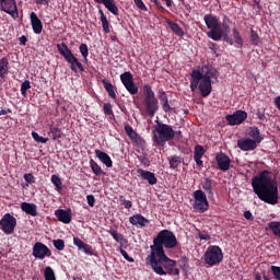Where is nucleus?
Here are the masks:
<instances>
[{"instance_id":"1","label":"nucleus","mask_w":280,"mask_h":280,"mask_svg":"<svg viewBox=\"0 0 280 280\" xmlns=\"http://www.w3.org/2000/svg\"><path fill=\"white\" fill-rule=\"evenodd\" d=\"M252 187L257 198L266 205H279V184L277 176L270 171L258 172L252 178Z\"/></svg>"},{"instance_id":"2","label":"nucleus","mask_w":280,"mask_h":280,"mask_svg":"<svg viewBox=\"0 0 280 280\" xmlns=\"http://www.w3.org/2000/svg\"><path fill=\"white\" fill-rule=\"evenodd\" d=\"M218 79V70L211 66H203L200 70H192L190 73V91L192 93L199 89L201 97H209L213 88L211 80Z\"/></svg>"},{"instance_id":"3","label":"nucleus","mask_w":280,"mask_h":280,"mask_svg":"<svg viewBox=\"0 0 280 280\" xmlns=\"http://www.w3.org/2000/svg\"><path fill=\"white\" fill-rule=\"evenodd\" d=\"M147 265L151 266L153 272L160 277H165V275L178 277L180 275V270L176 268V260H172L165 254L150 253L147 257Z\"/></svg>"},{"instance_id":"4","label":"nucleus","mask_w":280,"mask_h":280,"mask_svg":"<svg viewBox=\"0 0 280 280\" xmlns=\"http://www.w3.org/2000/svg\"><path fill=\"white\" fill-rule=\"evenodd\" d=\"M163 246L164 248H176V246H178V240H176L174 232L170 230H162L153 240V245L150 246L151 253L154 255L165 254Z\"/></svg>"},{"instance_id":"5","label":"nucleus","mask_w":280,"mask_h":280,"mask_svg":"<svg viewBox=\"0 0 280 280\" xmlns=\"http://www.w3.org/2000/svg\"><path fill=\"white\" fill-rule=\"evenodd\" d=\"M176 137V132L171 125L158 122L153 130V140L158 145H165L167 141H172Z\"/></svg>"},{"instance_id":"6","label":"nucleus","mask_w":280,"mask_h":280,"mask_svg":"<svg viewBox=\"0 0 280 280\" xmlns=\"http://www.w3.org/2000/svg\"><path fill=\"white\" fill-rule=\"evenodd\" d=\"M143 96L144 110L147 115H149V117H154L159 112V100L156 98L154 91H152V86L149 84L143 86Z\"/></svg>"},{"instance_id":"7","label":"nucleus","mask_w":280,"mask_h":280,"mask_svg":"<svg viewBox=\"0 0 280 280\" xmlns=\"http://www.w3.org/2000/svg\"><path fill=\"white\" fill-rule=\"evenodd\" d=\"M57 49H58L60 56H62V58H65L66 62H68V65H70L71 71L77 72L78 69H79V71H84V66H82V62H80V60L77 59L75 55H73V52L71 51L69 46H67V44H65V43L58 44Z\"/></svg>"},{"instance_id":"8","label":"nucleus","mask_w":280,"mask_h":280,"mask_svg":"<svg viewBox=\"0 0 280 280\" xmlns=\"http://www.w3.org/2000/svg\"><path fill=\"white\" fill-rule=\"evenodd\" d=\"M229 23H231V20L225 16L223 19L222 25L220 24V28L217 31H209L207 33L208 38H211L212 40H225V43H229L230 45H233V38L229 36L231 34V27L229 26Z\"/></svg>"},{"instance_id":"9","label":"nucleus","mask_w":280,"mask_h":280,"mask_svg":"<svg viewBox=\"0 0 280 280\" xmlns=\"http://www.w3.org/2000/svg\"><path fill=\"white\" fill-rule=\"evenodd\" d=\"M224 254H222V248L218 245H210L203 254V261L208 268L222 264Z\"/></svg>"},{"instance_id":"10","label":"nucleus","mask_w":280,"mask_h":280,"mask_svg":"<svg viewBox=\"0 0 280 280\" xmlns=\"http://www.w3.org/2000/svg\"><path fill=\"white\" fill-rule=\"evenodd\" d=\"M192 198V209L197 213H206V211H209V200L207 199V194H205L202 189L195 190Z\"/></svg>"},{"instance_id":"11","label":"nucleus","mask_w":280,"mask_h":280,"mask_svg":"<svg viewBox=\"0 0 280 280\" xmlns=\"http://www.w3.org/2000/svg\"><path fill=\"white\" fill-rule=\"evenodd\" d=\"M125 132L129 137L135 148H139V150H145V145H147L145 139H143V137L137 133V131H135L132 126L126 125Z\"/></svg>"},{"instance_id":"12","label":"nucleus","mask_w":280,"mask_h":280,"mask_svg":"<svg viewBox=\"0 0 280 280\" xmlns=\"http://www.w3.org/2000/svg\"><path fill=\"white\" fill-rule=\"evenodd\" d=\"M0 226L5 235H12L16 229V218L11 213H5L0 220Z\"/></svg>"},{"instance_id":"13","label":"nucleus","mask_w":280,"mask_h":280,"mask_svg":"<svg viewBox=\"0 0 280 280\" xmlns=\"http://www.w3.org/2000/svg\"><path fill=\"white\" fill-rule=\"evenodd\" d=\"M120 82H122L125 89L130 93V95H137L139 93V88L137 86V83H135V77H132V73H121Z\"/></svg>"},{"instance_id":"14","label":"nucleus","mask_w":280,"mask_h":280,"mask_svg":"<svg viewBox=\"0 0 280 280\" xmlns=\"http://www.w3.org/2000/svg\"><path fill=\"white\" fill-rule=\"evenodd\" d=\"M0 10L12 16L14 21L19 19V8L16 7V0H0Z\"/></svg>"},{"instance_id":"15","label":"nucleus","mask_w":280,"mask_h":280,"mask_svg":"<svg viewBox=\"0 0 280 280\" xmlns=\"http://www.w3.org/2000/svg\"><path fill=\"white\" fill-rule=\"evenodd\" d=\"M248 117V113L238 109L233 114L226 115L225 120L228 121L229 126H240L246 121Z\"/></svg>"},{"instance_id":"16","label":"nucleus","mask_w":280,"mask_h":280,"mask_svg":"<svg viewBox=\"0 0 280 280\" xmlns=\"http://www.w3.org/2000/svg\"><path fill=\"white\" fill-rule=\"evenodd\" d=\"M32 255L35 259H45V257H51V249L43 242H36L33 245Z\"/></svg>"},{"instance_id":"17","label":"nucleus","mask_w":280,"mask_h":280,"mask_svg":"<svg viewBox=\"0 0 280 280\" xmlns=\"http://www.w3.org/2000/svg\"><path fill=\"white\" fill-rule=\"evenodd\" d=\"M215 161L221 172H229V170H231V158H229L226 153L224 152L217 153Z\"/></svg>"},{"instance_id":"18","label":"nucleus","mask_w":280,"mask_h":280,"mask_svg":"<svg viewBox=\"0 0 280 280\" xmlns=\"http://www.w3.org/2000/svg\"><path fill=\"white\" fill-rule=\"evenodd\" d=\"M237 148L243 152H253V150H257V141L250 138H241L237 140Z\"/></svg>"},{"instance_id":"19","label":"nucleus","mask_w":280,"mask_h":280,"mask_svg":"<svg viewBox=\"0 0 280 280\" xmlns=\"http://www.w3.org/2000/svg\"><path fill=\"white\" fill-rule=\"evenodd\" d=\"M137 174L141 180H147L149 185H156L158 183L156 175L150 171L138 168Z\"/></svg>"},{"instance_id":"20","label":"nucleus","mask_w":280,"mask_h":280,"mask_svg":"<svg viewBox=\"0 0 280 280\" xmlns=\"http://www.w3.org/2000/svg\"><path fill=\"white\" fill-rule=\"evenodd\" d=\"M73 244L74 246H77V248L82 250V253H84L85 255H90V256L96 255L95 250H93V247L84 243L80 237H73Z\"/></svg>"},{"instance_id":"21","label":"nucleus","mask_w":280,"mask_h":280,"mask_svg":"<svg viewBox=\"0 0 280 280\" xmlns=\"http://www.w3.org/2000/svg\"><path fill=\"white\" fill-rule=\"evenodd\" d=\"M203 21L210 32H218L220 30V22L215 15L206 14Z\"/></svg>"},{"instance_id":"22","label":"nucleus","mask_w":280,"mask_h":280,"mask_svg":"<svg viewBox=\"0 0 280 280\" xmlns=\"http://www.w3.org/2000/svg\"><path fill=\"white\" fill-rule=\"evenodd\" d=\"M129 222L132 226H138L139 229H143V226H148V224H150V220L139 213L130 217Z\"/></svg>"},{"instance_id":"23","label":"nucleus","mask_w":280,"mask_h":280,"mask_svg":"<svg viewBox=\"0 0 280 280\" xmlns=\"http://www.w3.org/2000/svg\"><path fill=\"white\" fill-rule=\"evenodd\" d=\"M30 19H31V25H32L34 34H42V32H43V22L40 21L38 15H36L34 12H32L30 14Z\"/></svg>"},{"instance_id":"24","label":"nucleus","mask_w":280,"mask_h":280,"mask_svg":"<svg viewBox=\"0 0 280 280\" xmlns=\"http://www.w3.org/2000/svg\"><path fill=\"white\" fill-rule=\"evenodd\" d=\"M96 159H98L101 161V163H103V165L107 166V167H113V160L110 159V155H108L106 152L96 149L94 151Z\"/></svg>"},{"instance_id":"25","label":"nucleus","mask_w":280,"mask_h":280,"mask_svg":"<svg viewBox=\"0 0 280 280\" xmlns=\"http://www.w3.org/2000/svg\"><path fill=\"white\" fill-rule=\"evenodd\" d=\"M95 3H102L108 12L117 16L119 14V8L115 4V0H94Z\"/></svg>"},{"instance_id":"26","label":"nucleus","mask_w":280,"mask_h":280,"mask_svg":"<svg viewBox=\"0 0 280 280\" xmlns=\"http://www.w3.org/2000/svg\"><path fill=\"white\" fill-rule=\"evenodd\" d=\"M21 209L24 213H27V215H32L33 218L38 215V207L35 203L22 202Z\"/></svg>"},{"instance_id":"27","label":"nucleus","mask_w":280,"mask_h":280,"mask_svg":"<svg viewBox=\"0 0 280 280\" xmlns=\"http://www.w3.org/2000/svg\"><path fill=\"white\" fill-rule=\"evenodd\" d=\"M55 215L59 222H62L63 224H69L71 222V212L63 209H58L55 211Z\"/></svg>"},{"instance_id":"28","label":"nucleus","mask_w":280,"mask_h":280,"mask_svg":"<svg viewBox=\"0 0 280 280\" xmlns=\"http://www.w3.org/2000/svg\"><path fill=\"white\" fill-rule=\"evenodd\" d=\"M202 156H205V147L197 144L194 151V161L199 167H202L203 164Z\"/></svg>"},{"instance_id":"29","label":"nucleus","mask_w":280,"mask_h":280,"mask_svg":"<svg viewBox=\"0 0 280 280\" xmlns=\"http://www.w3.org/2000/svg\"><path fill=\"white\" fill-rule=\"evenodd\" d=\"M166 25H168L170 30H172V32H174V34L176 36H185V31H183V27H180V25H178V23L176 22H172L170 20L165 21Z\"/></svg>"},{"instance_id":"30","label":"nucleus","mask_w":280,"mask_h":280,"mask_svg":"<svg viewBox=\"0 0 280 280\" xmlns=\"http://www.w3.org/2000/svg\"><path fill=\"white\" fill-rule=\"evenodd\" d=\"M102 83L104 84V89H105V91H107L108 96L112 100H117V93L115 92V85H113V83L108 82L106 79H104L102 81Z\"/></svg>"},{"instance_id":"31","label":"nucleus","mask_w":280,"mask_h":280,"mask_svg":"<svg viewBox=\"0 0 280 280\" xmlns=\"http://www.w3.org/2000/svg\"><path fill=\"white\" fill-rule=\"evenodd\" d=\"M160 102H161L164 113H172V110H174V108H172L170 106V102L167 100V94H165V92H162L160 94Z\"/></svg>"},{"instance_id":"32","label":"nucleus","mask_w":280,"mask_h":280,"mask_svg":"<svg viewBox=\"0 0 280 280\" xmlns=\"http://www.w3.org/2000/svg\"><path fill=\"white\" fill-rule=\"evenodd\" d=\"M232 36H233V45H236L238 48H242L244 46V39L242 38V35L240 34V31L237 28L232 30Z\"/></svg>"},{"instance_id":"33","label":"nucleus","mask_w":280,"mask_h":280,"mask_svg":"<svg viewBox=\"0 0 280 280\" xmlns=\"http://www.w3.org/2000/svg\"><path fill=\"white\" fill-rule=\"evenodd\" d=\"M10 69V61H8V58L0 59V78L3 79L5 75H8V71Z\"/></svg>"},{"instance_id":"34","label":"nucleus","mask_w":280,"mask_h":280,"mask_svg":"<svg viewBox=\"0 0 280 280\" xmlns=\"http://www.w3.org/2000/svg\"><path fill=\"white\" fill-rule=\"evenodd\" d=\"M268 229L276 235V237H279L280 240V222L279 221H271L268 223Z\"/></svg>"},{"instance_id":"35","label":"nucleus","mask_w":280,"mask_h":280,"mask_svg":"<svg viewBox=\"0 0 280 280\" xmlns=\"http://www.w3.org/2000/svg\"><path fill=\"white\" fill-rule=\"evenodd\" d=\"M90 167L95 176H102V174H104L102 166L97 164V162H95L93 159L90 160Z\"/></svg>"},{"instance_id":"36","label":"nucleus","mask_w":280,"mask_h":280,"mask_svg":"<svg viewBox=\"0 0 280 280\" xmlns=\"http://www.w3.org/2000/svg\"><path fill=\"white\" fill-rule=\"evenodd\" d=\"M201 187H202L203 191H206L207 194H210V195L213 194V184L209 177H206L201 182Z\"/></svg>"},{"instance_id":"37","label":"nucleus","mask_w":280,"mask_h":280,"mask_svg":"<svg viewBox=\"0 0 280 280\" xmlns=\"http://www.w3.org/2000/svg\"><path fill=\"white\" fill-rule=\"evenodd\" d=\"M182 162H183V159L178 155H173L168 158L171 170H177V167L180 165Z\"/></svg>"},{"instance_id":"38","label":"nucleus","mask_w":280,"mask_h":280,"mask_svg":"<svg viewBox=\"0 0 280 280\" xmlns=\"http://www.w3.org/2000/svg\"><path fill=\"white\" fill-rule=\"evenodd\" d=\"M249 137H252V141H256V143H261L264 138L259 137V128L253 127L249 131Z\"/></svg>"},{"instance_id":"39","label":"nucleus","mask_w":280,"mask_h":280,"mask_svg":"<svg viewBox=\"0 0 280 280\" xmlns=\"http://www.w3.org/2000/svg\"><path fill=\"white\" fill-rule=\"evenodd\" d=\"M44 278L45 280H56V272L49 266L45 267L44 269Z\"/></svg>"},{"instance_id":"40","label":"nucleus","mask_w":280,"mask_h":280,"mask_svg":"<svg viewBox=\"0 0 280 280\" xmlns=\"http://www.w3.org/2000/svg\"><path fill=\"white\" fill-rule=\"evenodd\" d=\"M51 183L55 185L57 191L62 190V180H60V177L58 175H51Z\"/></svg>"},{"instance_id":"41","label":"nucleus","mask_w":280,"mask_h":280,"mask_svg":"<svg viewBox=\"0 0 280 280\" xmlns=\"http://www.w3.org/2000/svg\"><path fill=\"white\" fill-rule=\"evenodd\" d=\"M109 235H112V237L115 240V242H124V235L119 234V232H117V230L115 229H110L108 231Z\"/></svg>"},{"instance_id":"42","label":"nucleus","mask_w":280,"mask_h":280,"mask_svg":"<svg viewBox=\"0 0 280 280\" xmlns=\"http://www.w3.org/2000/svg\"><path fill=\"white\" fill-rule=\"evenodd\" d=\"M79 51L84 60L89 58V46L86 44H81L79 46Z\"/></svg>"},{"instance_id":"43","label":"nucleus","mask_w":280,"mask_h":280,"mask_svg":"<svg viewBox=\"0 0 280 280\" xmlns=\"http://www.w3.org/2000/svg\"><path fill=\"white\" fill-rule=\"evenodd\" d=\"M32 137L36 143H47L49 141V138H44L43 136H39L38 132L33 131Z\"/></svg>"},{"instance_id":"44","label":"nucleus","mask_w":280,"mask_h":280,"mask_svg":"<svg viewBox=\"0 0 280 280\" xmlns=\"http://www.w3.org/2000/svg\"><path fill=\"white\" fill-rule=\"evenodd\" d=\"M28 89H32V85L30 83V80H25L21 85V93L24 97L27 96Z\"/></svg>"},{"instance_id":"45","label":"nucleus","mask_w":280,"mask_h":280,"mask_svg":"<svg viewBox=\"0 0 280 280\" xmlns=\"http://www.w3.org/2000/svg\"><path fill=\"white\" fill-rule=\"evenodd\" d=\"M24 180L26 183V186L34 185V183H36V178L32 173L24 174Z\"/></svg>"},{"instance_id":"46","label":"nucleus","mask_w":280,"mask_h":280,"mask_svg":"<svg viewBox=\"0 0 280 280\" xmlns=\"http://www.w3.org/2000/svg\"><path fill=\"white\" fill-rule=\"evenodd\" d=\"M52 244L57 250H65V241L63 240H54Z\"/></svg>"},{"instance_id":"47","label":"nucleus","mask_w":280,"mask_h":280,"mask_svg":"<svg viewBox=\"0 0 280 280\" xmlns=\"http://www.w3.org/2000/svg\"><path fill=\"white\" fill-rule=\"evenodd\" d=\"M101 23H102L103 32H105V34H110V26L108 25V19L103 18V20H101Z\"/></svg>"},{"instance_id":"48","label":"nucleus","mask_w":280,"mask_h":280,"mask_svg":"<svg viewBox=\"0 0 280 280\" xmlns=\"http://www.w3.org/2000/svg\"><path fill=\"white\" fill-rule=\"evenodd\" d=\"M271 272L273 275L275 280H280V267L279 266H271Z\"/></svg>"},{"instance_id":"49","label":"nucleus","mask_w":280,"mask_h":280,"mask_svg":"<svg viewBox=\"0 0 280 280\" xmlns=\"http://www.w3.org/2000/svg\"><path fill=\"white\" fill-rule=\"evenodd\" d=\"M250 43L254 45H259V35L255 31H250Z\"/></svg>"},{"instance_id":"50","label":"nucleus","mask_w":280,"mask_h":280,"mask_svg":"<svg viewBox=\"0 0 280 280\" xmlns=\"http://www.w3.org/2000/svg\"><path fill=\"white\" fill-rule=\"evenodd\" d=\"M133 3L137 5L139 10H142L143 12H148V7H145V3H143V0H133Z\"/></svg>"},{"instance_id":"51","label":"nucleus","mask_w":280,"mask_h":280,"mask_svg":"<svg viewBox=\"0 0 280 280\" xmlns=\"http://www.w3.org/2000/svg\"><path fill=\"white\" fill-rule=\"evenodd\" d=\"M103 110L105 115H113V104L110 103H105L103 105Z\"/></svg>"},{"instance_id":"52","label":"nucleus","mask_w":280,"mask_h":280,"mask_svg":"<svg viewBox=\"0 0 280 280\" xmlns=\"http://www.w3.org/2000/svg\"><path fill=\"white\" fill-rule=\"evenodd\" d=\"M119 200H120L121 205L125 207V209H132V201L126 200V198H124V196H120Z\"/></svg>"},{"instance_id":"53","label":"nucleus","mask_w":280,"mask_h":280,"mask_svg":"<svg viewBox=\"0 0 280 280\" xmlns=\"http://www.w3.org/2000/svg\"><path fill=\"white\" fill-rule=\"evenodd\" d=\"M197 238L198 240H203L205 242H209V240H211V235H209V233L199 232L197 234Z\"/></svg>"},{"instance_id":"54","label":"nucleus","mask_w":280,"mask_h":280,"mask_svg":"<svg viewBox=\"0 0 280 280\" xmlns=\"http://www.w3.org/2000/svg\"><path fill=\"white\" fill-rule=\"evenodd\" d=\"M50 132H52V135H55L57 139H60V137H62V131L58 127H51Z\"/></svg>"},{"instance_id":"55","label":"nucleus","mask_w":280,"mask_h":280,"mask_svg":"<svg viewBox=\"0 0 280 280\" xmlns=\"http://www.w3.org/2000/svg\"><path fill=\"white\" fill-rule=\"evenodd\" d=\"M120 255H122L124 259H126V261H129L130 264L135 261V258L130 257L128 255V252H126L125 249H120Z\"/></svg>"},{"instance_id":"56","label":"nucleus","mask_w":280,"mask_h":280,"mask_svg":"<svg viewBox=\"0 0 280 280\" xmlns=\"http://www.w3.org/2000/svg\"><path fill=\"white\" fill-rule=\"evenodd\" d=\"M138 159L140 163H142V165H145V167H150V159H148L145 155H140Z\"/></svg>"},{"instance_id":"57","label":"nucleus","mask_w":280,"mask_h":280,"mask_svg":"<svg viewBox=\"0 0 280 280\" xmlns=\"http://www.w3.org/2000/svg\"><path fill=\"white\" fill-rule=\"evenodd\" d=\"M89 207H95V197L93 195L86 196Z\"/></svg>"},{"instance_id":"58","label":"nucleus","mask_w":280,"mask_h":280,"mask_svg":"<svg viewBox=\"0 0 280 280\" xmlns=\"http://www.w3.org/2000/svg\"><path fill=\"white\" fill-rule=\"evenodd\" d=\"M36 5H49L51 0H35Z\"/></svg>"},{"instance_id":"59","label":"nucleus","mask_w":280,"mask_h":280,"mask_svg":"<svg viewBox=\"0 0 280 280\" xmlns=\"http://www.w3.org/2000/svg\"><path fill=\"white\" fill-rule=\"evenodd\" d=\"M20 45L26 46L27 45V37L25 35H22L19 38Z\"/></svg>"},{"instance_id":"60","label":"nucleus","mask_w":280,"mask_h":280,"mask_svg":"<svg viewBox=\"0 0 280 280\" xmlns=\"http://www.w3.org/2000/svg\"><path fill=\"white\" fill-rule=\"evenodd\" d=\"M244 218H245L246 220H253V213H252L249 210H246V211L244 212Z\"/></svg>"},{"instance_id":"61","label":"nucleus","mask_w":280,"mask_h":280,"mask_svg":"<svg viewBox=\"0 0 280 280\" xmlns=\"http://www.w3.org/2000/svg\"><path fill=\"white\" fill-rule=\"evenodd\" d=\"M10 113H12V109H10V108H8V109H1V110H0V117H1L2 115H8V114H10Z\"/></svg>"},{"instance_id":"62","label":"nucleus","mask_w":280,"mask_h":280,"mask_svg":"<svg viewBox=\"0 0 280 280\" xmlns=\"http://www.w3.org/2000/svg\"><path fill=\"white\" fill-rule=\"evenodd\" d=\"M210 49H212L213 51H215V49H218V45H215V43H210L209 44Z\"/></svg>"},{"instance_id":"63","label":"nucleus","mask_w":280,"mask_h":280,"mask_svg":"<svg viewBox=\"0 0 280 280\" xmlns=\"http://www.w3.org/2000/svg\"><path fill=\"white\" fill-rule=\"evenodd\" d=\"M258 119L260 120L266 119V115H264L262 113H258Z\"/></svg>"},{"instance_id":"64","label":"nucleus","mask_w":280,"mask_h":280,"mask_svg":"<svg viewBox=\"0 0 280 280\" xmlns=\"http://www.w3.org/2000/svg\"><path fill=\"white\" fill-rule=\"evenodd\" d=\"M255 280H261V273H256L255 275Z\"/></svg>"}]
</instances>
